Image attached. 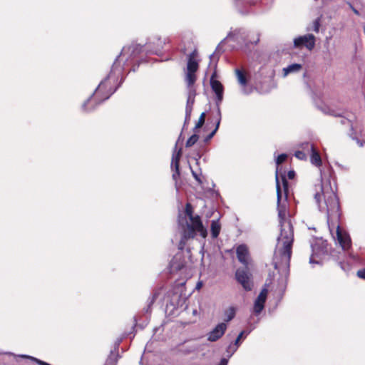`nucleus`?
<instances>
[{"label": "nucleus", "mask_w": 365, "mask_h": 365, "mask_svg": "<svg viewBox=\"0 0 365 365\" xmlns=\"http://www.w3.org/2000/svg\"><path fill=\"white\" fill-rule=\"evenodd\" d=\"M127 60L125 49L123 48L112 65L110 73L100 83L93 95L83 104L84 111H91L96 106L109 97L116 91L121 83L123 65Z\"/></svg>", "instance_id": "obj_1"}, {"label": "nucleus", "mask_w": 365, "mask_h": 365, "mask_svg": "<svg viewBox=\"0 0 365 365\" xmlns=\"http://www.w3.org/2000/svg\"><path fill=\"white\" fill-rule=\"evenodd\" d=\"M279 224L281 232L278 241L282 246L276 251L274 258V267L279 271L289 268L294 242V228L291 220L279 222Z\"/></svg>", "instance_id": "obj_2"}, {"label": "nucleus", "mask_w": 365, "mask_h": 365, "mask_svg": "<svg viewBox=\"0 0 365 365\" xmlns=\"http://www.w3.org/2000/svg\"><path fill=\"white\" fill-rule=\"evenodd\" d=\"M197 56V49H194L192 53L187 56V68L185 71V81L187 84V87L189 89L190 96L187 101V106L185 108V120L186 123L190 119L191 112L192 110V104L194 99L190 102L191 96H195V89L194 85L197 81L196 72L199 69V62L196 59Z\"/></svg>", "instance_id": "obj_3"}, {"label": "nucleus", "mask_w": 365, "mask_h": 365, "mask_svg": "<svg viewBox=\"0 0 365 365\" xmlns=\"http://www.w3.org/2000/svg\"><path fill=\"white\" fill-rule=\"evenodd\" d=\"M320 191L322 193L317 192L314 195L317 202L319 204L322 196H323L328 215L337 214L340 209L339 200L336 193L332 190L331 185H322Z\"/></svg>", "instance_id": "obj_4"}, {"label": "nucleus", "mask_w": 365, "mask_h": 365, "mask_svg": "<svg viewBox=\"0 0 365 365\" xmlns=\"http://www.w3.org/2000/svg\"><path fill=\"white\" fill-rule=\"evenodd\" d=\"M190 222H186L185 228L183 231V239H193L197 233L202 237L207 236V229L204 227L202 220L199 215H195L194 217L189 219Z\"/></svg>", "instance_id": "obj_5"}, {"label": "nucleus", "mask_w": 365, "mask_h": 365, "mask_svg": "<svg viewBox=\"0 0 365 365\" xmlns=\"http://www.w3.org/2000/svg\"><path fill=\"white\" fill-rule=\"evenodd\" d=\"M276 190H277V211L279 222L290 220L287 218V202L286 198L282 200V190L280 186L279 178L276 175Z\"/></svg>", "instance_id": "obj_6"}, {"label": "nucleus", "mask_w": 365, "mask_h": 365, "mask_svg": "<svg viewBox=\"0 0 365 365\" xmlns=\"http://www.w3.org/2000/svg\"><path fill=\"white\" fill-rule=\"evenodd\" d=\"M237 281L247 290L250 291L252 288V283L250 281V274L247 271V267L245 268H239L235 272Z\"/></svg>", "instance_id": "obj_7"}, {"label": "nucleus", "mask_w": 365, "mask_h": 365, "mask_svg": "<svg viewBox=\"0 0 365 365\" xmlns=\"http://www.w3.org/2000/svg\"><path fill=\"white\" fill-rule=\"evenodd\" d=\"M294 46L295 48H298L305 47L309 51H312L315 46V37L313 34H307L299 36L294 38Z\"/></svg>", "instance_id": "obj_8"}, {"label": "nucleus", "mask_w": 365, "mask_h": 365, "mask_svg": "<svg viewBox=\"0 0 365 365\" xmlns=\"http://www.w3.org/2000/svg\"><path fill=\"white\" fill-rule=\"evenodd\" d=\"M336 240L343 250H348L351 246V241L349 234L341 230L339 225L336 227Z\"/></svg>", "instance_id": "obj_9"}, {"label": "nucleus", "mask_w": 365, "mask_h": 365, "mask_svg": "<svg viewBox=\"0 0 365 365\" xmlns=\"http://www.w3.org/2000/svg\"><path fill=\"white\" fill-rule=\"evenodd\" d=\"M227 326L225 322L218 324L207 334V341L215 342L219 340L225 333Z\"/></svg>", "instance_id": "obj_10"}, {"label": "nucleus", "mask_w": 365, "mask_h": 365, "mask_svg": "<svg viewBox=\"0 0 365 365\" xmlns=\"http://www.w3.org/2000/svg\"><path fill=\"white\" fill-rule=\"evenodd\" d=\"M303 148L311 152L310 161L312 164L317 167H320L322 165L321 155L313 144L309 143H304Z\"/></svg>", "instance_id": "obj_11"}, {"label": "nucleus", "mask_w": 365, "mask_h": 365, "mask_svg": "<svg viewBox=\"0 0 365 365\" xmlns=\"http://www.w3.org/2000/svg\"><path fill=\"white\" fill-rule=\"evenodd\" d=\"M182 155V150L180 149L175 154L173 155L172 162H171V168L173 170V178L177 182L180 178V160Z\"/></svg>", "instance_id": "obj_12"}, {"label": "nucleus", "mask_w": 365, "mask_h": 365, "mask_svg": "<svg viewBox=\"0 0 365 365\" xmlns=\"http://www.w3.org/2000/svg\"><path fill=\"white\" fill-rule=\"evenodd\" d=\"M267 296V289L265 288L262 289L254 304L253 309H254V312L256 314H260L261 312L264 309Z\"/></svg>", "instance_id": "obj_13"}, {"label": "nucleus", "mask_w": 365, "mask_h": 365, "mask_svg": "<svg viewBox=\"0 0 365 365\" xmlns=\"http://www.w3.org/2000/svg\"><path fill=\"white\" fill-rule=\"evenodd\" d=\"M216 72H214L210 78V86L212 91L215 93L218 101H221L223 98V86L217 80L215 79Z\"/></svg>", "instance_id": "obj_14"}, {"label": "nucleus", "mask_w": 365, "mask_h": 365, "mask_svg": "<svg viewBox=\"0 0 365 365\" xmlns=\"http://www.w3.org/2000/svg\"><path fill=\"white\" fill-rule=\"evenodd\" d=\"M237 259L245 267L249 264V250L247 245L242 244L239 245L236 249Z\"/></svg>", "instance_id": "obj_15"}, {"label": "nucleus", "mask_w": 365, "mask_h": 365, "mask_svg": "<svg viewBox=\"0 0 365 365\" xmlns=\"http://www.w3.org/2000/svg\"><path fill=\"white\" fill-rule=\"evenodd\" d=\"M280 178L282 181V185L280 184L282 193L283 192L284 198L287 199L289 195V183L287 182L286 175L284 173H280Z\"/></svg>", "instance_id": "obj_16"}, {"label": "nucleus", "mask_w": 365, "mask_h": 365, "mask_svg": "<svg viewBox=\"0 0 365 365\" xmlns=\"http://www.w3.org/2000/svg\"><path fill=\"white\" fill-rule=\"evenodd\" d=\"M221 230V225L218 220H212L210 225V231L212 238H217Z\"/></svg>", "instance_id": "obj_17"}, {"label": "nucleus", "mask_w": 365, "mask_h": 365, "mask_svg": "<svg viewBox=\"0 0 365 365\" xmlns=\"http://www.w3.org/2000/svg\"><path fill=\"white\" fill-rule=\"evenodd\" d=\"M235 73L238 83L242 86H246L247 84V78L245 72L240 69H236Z\"/></svg>", "instance_id": "obj_18"}, {"label": "nucleus", "mask_w": 365, "mask_h": 365, "mask_svg": "<svg viewBox=\"0 0 365 365\" xmlns=\"http://www.w3.org/2000/svg\"><path fill=\"white\" fill-rule=\"evenodd\" d=\"M302 68L301 64L299 63H293L289 66H288L287 68H284L283 69V71L284 73V76H287L289 73L294 72V71H299Z\"/></svg>", "instance_id": "obj_19"}, {"label": "nucleus", "mask_w": 365, "mask_h": 365, "mask_svg": "<svg viewBox=\"0 0 365 365\" xmlns=\"http://www.w3.org/2000/svg\"><path fill=\"white\" fill-rule=\"evenodd\" d=\"M287 158V155L285 153H282L278 155V157L276 159V164H277V169H276V173L275 175L277 173V176L279 177V166L283 163Z\"/></svg>", "instance_id": "obj_20"}, {"label": "nucleus", "mask_w": 365, "mask_h": 365, "mask_svg": "<svg viewBox=\"0 0 365 365\" xmlns=\"http://www.w3.org/2000/svg\"><path fill=\"white\" fill-rule=\"evenodd\" d=\"M205 117H206L205 113H202L200 114V117L198 118V120H197V122L195 124V126L194 128V132L195 133H197L198 129H200L201 127H202V125L205 123Z\"/></svg>", "instance_id": "obj_21"}, {"label": "nucleus", "mask_w": 365, "mask_h": 365, "mask_svg": "<svg viewBox=\"0 0 365 365\" xmlns=\"http://www.w3.org/2000/svg\"><path fill=\"white\" fill-rule=\"evenodd\" d=\"M226 319L225 321L228 322L231 321L235 317V309L232 307H230L225 311Z\"/></svg>", "instance_id": "obj_22"}, {"label": "nucleus", "mask_w": 365, "mask_h": 365, "mask_svg": "<svg viewBox=\"0 0 365 365\" xmlns=\"http://www.w3.org/2000/svg\"><path fill=\"white\" fill-rule=\"evenodd\" d=\"M193 212H194V210H193L192 205L190 202L186 203L185 208V215L189 219H190V218L195 217V215H193Z\"/></svg>", "instance_id": "obj_23"}, {"label": "nucleus", "mask_w": 365, "mask_h": 365, "mask_svg": "<svg viewBox=\"0 0 365 365\" xmlns=\"http://www.w3.org/2000/svg\"><path fill=\"white\" fill-rule=\"evenodd\" d=\"M198 139H199L198 135L196 133H195L186 141V143H185L186 147L192 146L194 144H195V143L198 140Z\"/></svg>", "instance_id": "obj_24"}, {"label": "nucleus", "mask_w": 365, "mask_h": 365, "mask_svg": "<svg viewBox=\"0 0 365 365\" xmlns=\"http://www.w3.org/2000/svg\"><path fill=\"white\" fill-rule=\"evenodd\" d=\"M220 116V113L219 112ZM220 123V117L217 120L215 128L205 138V142H208L215 135V133L219 128Z\"/></svg>", "instance_id": "obj_25"}, {"label": "nucleus", "mask_w": 365, "mask_h": 365, "mask_svg": "<svg viewBox=\"0 0 365 365\" xmlns=\"http://www.w3.org/2000/svg\"><path fill=\"white\" fill-rule=\"evenodd\" d=\"M239 345H236L234 343L231 344L227 348L226 352L227 354V356L230 357L237 350Z\"/></svg>", "instance_id": "obj_26"}, {"label": "nucleus", "mask_w": 365, "mask_h": 365, "mask_svg": "<svg viewBox=\"0 0 365 365\" xmlns=\"http://www.w3.org/2000/svg\"><path fill=\"white\" fill-rule=\"evenodd\" d=\"M294 156L298 158L299 160H306L307 159V154L302 150H297L294 153Z\"/></svg>", "instance_id": "obj_27"}, {"label": "nucleus", "mask_w": 365, "mask_h": 365, "mask_svg": "<svg viewBox=\"0 0 365 365\" xmlns=\"http://www.w3.org/2000/svg\"><path fill=\"white\" fill-rule=\"evenodd\" d=\"M320 27V19L317 18L313 22V29L316 33H318Z\"/></svg>", "instance_id": "obj_28"}, {"label": "nucleus", "mask_w": 365, "mask_h": 365, "mask_svg": "<svg viewBox=\"0 0 365 365\" xmlns=\"http://www.w3.org/2000/svg\"><path fill=\"white\" fill-rule=\"evenodd\" d=\"M158 292H155V293L153 294V295L150 298V302H149V304H148V308L146 312H148V309H150V307L153 304V303L155 302V300L158 298Z\"/></svg>", "instance_id": "obj_29"}, {"label": "nucleus", "mask_w": 365, "mask_h": 365, "mask_svg": "<svg viewBox=\"0 0 365 365\" xmlns=\"http://www.w3.org/2000/svg\"><path fill=\"white\" fill-rule=\"evenodd\" d=\"M356 276L359 278L365 280V268L359 269L356 272Z\"/></svg>", "instance_id": "obj_30"}, {"label": "nucleus", "mask_w": 365, "mask_h": 365, "mask_svg": "<svg viewBox=\"0 0 365 365\" xmlns=\"http://www.w3.org/2000/svg\"><path fill=\"white\" fill-rule=\"evenodd\" d=\"M117 364V359L115 358H113L111 356H109L106 362V365H116Z\"/></svg>", "instance_id": "obj_31"}, {"label": "nucleus", "mask_w": 365, "mask_h": 365, "mask_svg": "<svg viewBox=\"0 0 365 365\" xmlns=\"http://www.w3.org/2000/svg\"><path fill=\"white\" fill-rule=\"evenodd\" d=\"M244 334H247L246 333L245 331H242L240 334L237 336V339H235L234 344H236V345H239L240 346V339L242 338V336H244Z\"/></svg>", "instance_id": "obj_32"}, {"label": "nucleus", "mask_w": 365, "mask_h": 365, "mask_svg": "<svg viewBox=\"0 0 365 365\" xmlns=\"http://www.w3.org/2000/svg\"><path fill=\"white\" fill-rule=\"evenodd\" d=\"M294 177H295V172L294 170L288 171V173H287V174L286 175V178H287L289 180L294 179Z\"/></svg>", "instance_id": "obj_33"}, {"label": "nucleus", "mask_w": 365, "mask_h": 365, "mask_svg": "<svg viewBox=\"0 0 365 365\" xmlns=\"http://www.w3.org/2000/svg\"><path fill=\"white\" fill-rule=\"evenodd\" d=\"M228 360L225 358H222L218 365H227Z\"/></svg>", "instance_id": "obj_34"}, {"label": "nucleus", "mask_w": 365, "mask_h": 365, "mask_svg": "<svg viewBox=\"0 0 365 365\" xmlns=\"http://www.w3.org/2000/svg\"><path fill=\"white\" fill-rule=\"evenodd\" d=\"M130 49H132V53H135V51L140 52V48H139L138 46L129 47L128 50L130 51Z\"/></svg>", "instance_id": "obj_35"}, {"label": "nucleus", "mask_w": 365, "mask_h": 365, "mask_svg": "<svg viewBox=\"0 0 365 365\" xmlns=\"http://www.w3.org/2000/svg\"><path fill=\"white\" fill-rule=\"evenodd\" d=\"M192 175H193V177L195 178V179L197 182H199L200 183H201L202 182H201V180H200V178H199L198 175H197L196 173H195L194 171H192Z\"/></svg>", "instance_id": "obj_36"}, {"label": "nucleus", "mask_w": 365, "mask_h": 365, "mask_svg": "<svg viewBox=\"0 0 365 365\" xmlns=\"http://www.w3.org/2000/svg\"><path fill=\"white\" fill-rule=\"evenodd\" d=\"M352 8V10L354 11V13L356 15H359V12L358 10H356V9H354V7H351Z\"/></svg>", "instance_id": "obj_37"}, {"label": "nucleus", "mask_w": 365, "mask_h": 365, "mask_svg": "<svg viewBox=\"0 0 365 365\" xmlns=\"http://www.w3.org/2000/svg\"><path fill=\"white\" fill-rule=\"evenodd\" d=\"M202 282H198V283L197 284L196 288H197V289H200V288L202 287Z\"/></svg>", "instance_id": "obj_38"}, {"label": "nucleus", "mask_w": 365, "mask_h": 365, "mask_svg": "<svg viewBox=\"0 0 365 365\" xmlns=\"http://www.w3.org/2000/svg\"><path fill=\"white\" fill-rule=\"evenodd\" d=\"M184 245H185V242H182V240H181V241H180V249H182V246H183Z\"/></svg>", "instance_id": "obj_39"}, {"label": "nucleus", "mask_w": 365, "mask_h": 365, "mask_svg": "<svg viewBox=\"0 0 365 365\" xmlns=\"http://www.w3.org/2000/svg\"><path fill=\"white\" fill-rule=\"evenodd\" d=\"M182 52L183 53H185V49L182 50Z\"/></svg>", "instance_id": "obj_40"}]
</instances>
